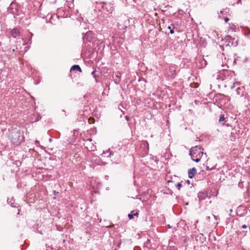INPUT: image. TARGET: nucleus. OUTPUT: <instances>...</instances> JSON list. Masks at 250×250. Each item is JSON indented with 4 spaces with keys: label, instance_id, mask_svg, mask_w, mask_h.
Masks as SVG:
<instances>
[{
    "label": "nucleus",
    "instance_id": "de8ad7c7",
    "mask_svg": "<svg viewBox=\"0 0 250 250\" xmlns=\"http://www.w3.org/2000/svg\"><path fill=\"white\" fill-rule=\"evenodd\" d=\"M105 178L106 179V180H108V176L107 175H106L105 176Z\"/></svg>",
    "mask_w": 250,
    "mask_h": 250
},
{
    "label": "nucleus",
    "instance_id": "79ce46f5",
    "mask_svg": "<svg viewBox=\"0 0 250 250\" xmlns=\"http://www.w3.org/2000/svg\"><path fill=\"white\" fill-rule=\"evenodd\" d=\"M244 208L243 207H241V206H240L238 207V211H239L241 208Z\"/></svg>",
    "mask_w": 250,
    "mask_h": 250
},
{
    "label": "nucleus",
    "instance_id": "423d86ee",
    "mask_svg": "<svg viewBox=\"0 0 250 250\" xmlns=\"http://www.w3.org/2000/svg\"><path fill=\"white\" fill-rule=\"evenodd\" d=\"M176 69L177 67L174 65L170 66L167 72V76L170 78H174L176 74Z\"/></svg>",
    "mask_w": 250,
    "mask_h": 250
},
{
    "label": "nucleus",
    "instance_id": "f257e3e1",
    "mask_svg": "<svg viewBox=\"0 0 250 250\" xmlns=\"http://www.w3.org/2000/svg\"><path fill=\"white\" fill-rule=\"evenodd\" d=\"M234 76V72L228 69H222L219 72L218 79L222 81L229 80Z\"/></svg>",
    "mask_w": 250,
    "mask_h": 250
},
{
    "label": "nucleus",
    "instance_id": "4be33fe9",
    "mask_svg": "<svg viewBox=\"0 0 250 250\" xmlns=\"http://www.w3.org/2000/svg\"><path fill=\"white\" fill-rule=\"evenodd\" d=\"M96 70H93L91 72V75L93 77V78H95V81L96 83H97V80L96 78H97V77H98V75L96 74Z\"/></svg>",
    "mask_w": 250,
    "mask_h": 250
},
{
    "label": "nucleus",
    "instance_id": "a18cd8bd",
    "mask_svg": "<svg viewBox=\"0 0 250 250\" xmlns=\"http://www.w3.org/2000/svg\"><path fill=\"white\" fill-rule=\"evenodd\" d=\"M53 192H54V194H56V193H59V192H56V191L55 190H53Z\"/></svg>",
    "mask_w": 250,
    "mask_h": 250
},
{
    "label": "nucleus",
    "instance_id": "c85d7f7f",
    "mask_svg": "<svg viewBox=\"0 0 250 250\" xmlns=\"http://www.w3.org/2000/svg\"><path fill=\"white\" fill-rule=\"evenodd\" d=\"M168 28L170 30V32H169L170 34H172L174 33L173 28H172L171 27V26H168Z\"/></svg>",
    "mask_w": 250,
    "mask_h": 250
},
{
    "label": "nucleus",
    "instance_id": "9b49d317",
    "mask_svg": "<svg viewBox=\"0 0 250 250\" xmlns=\"http://www.w3.org/2000/svg\"><path fill=\"white\" fill-rule=\"evenodd\" d=\"M197 173V170L195 167H193L188 170V176L190 179L193 178Z\"/></svg>",
    "mask_w": 250,
    "mask_h": 250
},
{
    "label": "nucleus",
    "instance_id": "6e6552de",
    "mask_svg": "<svg viewBox=\"0 0 250 250\" xmlns=\"http://www.w3.org/2000/svg\"><path fill=\"white\" fill-rule=\"evenodd\" d=\"M121 73L119 71H117L112 75V78L115 84H118L121 81Z\"/></svg>",
    "mask_w": 250,
    "mask_h": 250
},
{
    "label": "nucleus",
    "instance_id": "5701e85b",
    "mask_svg": "<svg viewBox=\"0 0 250 250\" xmlns=\"http://www.w3.org/2000/svg\"><path fill=\"white\" fill-rule=\"evenodd\" d=\"M200 62L201 63L202 66L203 67H205L207 65V62L204 59H202Z\"/></svg>",
    "mask_w": 250,
    "mask_h": 250
},
{
    "label": "nucleus",
    "instance_id": "b1692460",
    "mask_svg": "<svg viewBox=\"0 0 250 250\" xmlns=\"http://www.w3.org/2000/svg\"><path fill=\"white\" fill-rule=\"evenodd\" d=\"M223 125H226L227 126H231V125L228 123V119H227L225 122L222 123Z\"/></svg>",
    "mask_w": 250,
    "mask_h": 250
},
{
    "label": "nucleus",
    "instance_id": "f3484780",
    "mask_svg": "<svg viewBox=\"0 0 250 250\" xmlns=\"http://www.w3.org/2000/svg\"><path fill=\"white\" fill-rule=\"evenodd\" d=\"M246 62V59H245L244 60L242 61L241 60V57L239 56H237L234 58V63H237L238 62V63H240L241 62Z\"/></svg>",
    "mask_w": 250,
    "mask_h": 250
},
{
    "label": "nucleus",
    "instance_id": "ddd939ff",
    "mask_svg": "<svg viewBox=\"0 0 250 250\" xmlns=\"http://www.w3.org/2000/svg\"><path fill=\"white\" fill-rule=\"evenodd\" d=\"M30 34V37H28V39L25 38V39H23L24 41V44H31V39L33 36V34L31 32H29Z\"/></svg>",
    "mask_w": 250,
    "mask_h": 250
},
{
    "label": "nucleus",
    "instance_id": "1a4fd4ad",
    "mask_svg": "<svg viewBox=\"0 0 250 250\" xmlns=\"http://www.w3.org/2000/svg\"><path fill=\"white\" fill-rule=\"evenodd\" d=\"M10 33L13 38H16L20 36L21 32L18 28H14L10 31Z\"/></svg>",
    "mask_w": 250,
    "mask_h": 250
},
{
    "label": "nucleus",
    "instance_id": "49530a36",
    "mask_svg": "<svg viewBox=\"0 0 250 250\" xmlns=\"http://www.w3.org/2000/svg\"><path fill=\"white\" fill-rule=\"evenodd\" d=\"M38 231H39V232H40L41 234H43V232H42V230H38Z\"/></svg>",
    "mask_w": 250,
    "mask_h": 250
},
{
    "label": "nucleus",
    "instance_id": "0eeeda50",
    "mask_svg": "<svg viewBox=\"0 0 250 250\" xmlns=\"http://www.w3.org/2000/svg\"><path fill=\"white\" fill-rule=\"evenodd\" d=\"M94 37V34L91 31L87 32L83 37L84 42H91Z\"/></svg>",
    "mask_w": 250,
    "mask_h": 250
},
{
    "label": "nucleus",
    "instance_id": "6ab92c4d",
    "mask_svg": "<svg viewBox=\"0 0 250 250\" xmlns=\"http://www.w3.org/2000/svg\"><path fill=\"white\" fill-rule=\"evenodd\" d=\"M112 154V152L109 149L106 151H104L102 155H104V157H109Z\"/></svg>",
    "mask_w": 250,
    "mask_h": 250
},
{
    "label": "nucleus",
    "instance_id": "39448f33",
    "mask_svg": "<svg viewBox=\"0 0 250 250\" xmlns=\"http://www.w3.org/2000/svg\"><path fill=\"white\" fill-rule=\"evenodd\" d=\"M214 98L216 102H219L218 104L222 105V104H225L226 103V99H229V97L223 94L218 93L215 95Z\"/></svg>",
    "mask_w": 250,
    "mask_h": 250
},
{
    "label": "nucleus",
    "instance_id": "a211bd4d",
    "mask_svg": "<svg viewBox=\"0 0 250 250\" xmlns=\"http://www.w3.org/2000/svg\"><path fill=\"white\" fill-rule=\"evenodd\" d=\"M144 247L146 248L147 249H150L151 247V245L150 244V240L147 239L146 241H145L144 243Z\"/></svg>",
    "mask_w": 250,
    "mask_h": 250
},
{
    "label": "nucleus",
    "instance_id": "dca6fc26",
    "mask_svg": "<svg viewBox=\"0 0 250 250\" xmlns=\"http://www.w3.org/2000/svg\"><path fill=\"white\" fill-rule=\"evenodd\" d=\"M57 14H60V16H61L62 17H65L67 16V15H65V12L64 11V10L63 9L59 8L58 9V13Z\"/></svg>",
    "mask_w": 250,
    "mask_h": 250
},
{
    "label": "nucleus",
    "instance_id": "f03ea898",
    "mask_svg": "<svg viewBox=\"0 0 250 250\" xmlns=\"http://www.w3.org/2000/svg\"><path fill=\"white\" fill-rule=\"evenodd\" d=\"M203 149L201 146H196L190 148L189 155L191 156V158L198 156H202L203 154Z\"/></svg>",
    "mask_w": 250,
    "mask_h": 250
},
{
    "label": "nucleus",
    "instance_id": "a878e982",
    "mask_svg": "<svg viewBox=\"0 0 250 250\" xmlns=\"http://www.w3.org/2000/svg\"><path fill=\"white\" fill-rule=\"evenodd\" d=\"M224 40L229 41V42H230L231 40H232V39L231 36L227 35L225 37Z\"/></svg>",
    "mask_w": 250,
    "mask_h": 250
},
{
    "label": "nucleus",
    "instance_id": "7c9ffc66",
    "mask_svg": "<svg viewBox=\"0 0 250 250\" xmlns=\"http://www.w3.org/2000/svg\"><path fill=\"white\" fill-rule=\"evenodd\" d=\"M214 169V168H209V167H208V166H206V169L207 170H208V171H209V170H212V169Z\"/></svg>",
    "mask_w": 250,
    "mask_h": 250
},
{
    "label": "nucleus",
    "instance_id": "603ef678",
    "mask_svg": "<svg viewBox=\"0 0 250 250\" xmlns=\"http://www.w3.org/2000/svg\"><path fill=\"white\" fill-rule=\"evenodd\" d=\"M188 183H189V181L188 180Z\"/></svg>",
    "mask_w": 250,
    "mask_h": 250
},
{
    "label": "nucleus",
    "instance_id": "7ed1b4c3",
    "mask_svg": "<svg viewBox=\"0 0 250 250\" xmlns=\"http://www.w3.org/2000/svg\"><path fill=\"white\" fill-rule=\"evenodd\" d=\"M20 10V6L17 3L13 1L8 7L7 11L13 15H19V12Z\"/></svg>",
    "mask_w": 250,
    "mask_h": 250
},
{
    "label": "nucleus",
    "instance_id": "e433bc0d",
    "mask_svg": "<svg viewBox=\"0 0 250 250\" xmlns=\"http://www.w3.org/2000/svg\"><path fill=\"white\" fill-rule=\"evenodd\" d=\"M225 22H227L229 21V18L228 17H226L224 19Z\"/></svg>",
    "mask_w": 250,
    "mask_h": 250
},
{
    "label": "nucleus",
    "instance_id": "bb28decb",
    "mask_svg": "<svg viewBox=\"0 0 250 250\" xmlns=\"http://www.w3.org/2000/svg\"><path fill=\"white\" fill-rule=\"evenodd\" d=\"M167 250H178L177 248L174 246H169Z\"/></svg>",
    "mask_w": 250,
    "mask_h": 250
},
{
    "label": "nucleus",
    "instance_id": "09e8293b",
    "mask_svg": "<svg viewBox=\"0 0 250 250\" xmlns=\"http://www.w3.org/2000/svg\"><path fill=\"white\" fill-rule=\"evenodd\" d=\"M240 90V88H238L237 89V92L239 93V92H238V90Z\"/></svg>",
    "mask_w": 250,
    "mask_h": 250
},
{
    "label": "nucleus",
    "instance_id": "2f4dec72",
    "mask_svg": "<svg viewBox=\"0 0 250 250\" xmlns=\"http://www.w3.org/2000/svg\"><path fill=\"white\" fill-rule=\"evenodd\" d=\"M108 6L110 7V8H109V9H107V11L111 13L112 12V8L110 5V4H108Z\"/></svg>",
    "mask_w": 250,
    "mask_h": 250
},
{
    "label": "nucleus",
    "instance_id": "8fccbe9b",
    "mask_svg": "<svg viewBox=\"0 0 250 250\" xmlns=\"http://www.w3.org/2000/svg\"><path fill=\"white\" fill-rule=\"evenodd\" d=\"M127 26H125V27L124 28V29H125L126 28Z\"/></svg>",
    "mask_w": 250,
    "mask_h": 250
},
{
    "label": "nucleus",
    "instance_id": "a19ab883",
    "mask_svg": "<svg viewBox=\"0 0 250 250\" xmlns=\"http://www.w3.org/2000/svg\"><path fill=\"white\" fill-rule=\"evenodd\" d=\"M210 216H207V217H206V219H207L208 221H210Z\"/></svg>",
    "mask_w": 250,
    "mask_h": 250
},
{
    "label": "nucleus",
    "instance_id": "ea45409f",
    "mask_svg": "<svg viewBox=\"0 0 250 250\" xmlns=\"http://www.w3.org/2000/svg\"><path fill=\"white\" fill-rule=\"evenodd\" d=\"M125 118L126 120V121H129V119H130V118H129V116H126L125 117Z\"/></svg>",
    "mask_w": 250,
    "mask_h": 250
},
{
    "label": "nucleus",
    "instance_id": "f704fd0d",
    "mask_svg": "<svg viewBox=\"0 0 250 250\" xmlns=\"http://www.w3.org/2000/svg\"><path fill=\"white\" fill-rule=\"evenodd\" d=\"M247 192L250 194V185L247 187Z\"/></svg>",
    "mask_w": 250,
    "mask_h": 250
},
{
    "label": "nucleus",
    "instance_id": "9d476101",
    "mask_svg": "<svg viewBox=\"0 0 250 250\" xmlns=\"http://www.w3.org/2000/svg\"><path fill=\"white\" fill-rule=\"evenodd\" d=\"M208 197V193L206 191H200L198 194V198L200 201L205 200Z\"/></svg>",
    "mask_w": 250,
    "mask_h": 250
},
{
    "label": "nucleus",
    "instance_id": "37998d69",
    "mask_svg": "<svg viewBox=\"0 0 250 250\" xmlns=\"http://www.w3.org/2000/svg\"><path fill=\"white\" fill-rule=\"evenodd\" d=\"M213 217H214V219H216V220H217V217L216 216H215V215H213Z\"/></svg>",
    "mask_w": 250,
    "mask_h": 250
},
{
    "label": "nucleus",
    "instance_id": "cd10ccee",
    "mask_svg": "<svg viewBox=\"0 0 250 250\" xmlns=\"http://www.w3.org/2000/svg\"><path fill=\"white\" fill-rule=\"evenodd\" d=\"M176 187L178 190H180V188L182 187V185L181 183H178L176 185Z\"/></svg>",
    "mask_w": 250,
    "mask_h": 250
},
{
    "label": "nucleus",
    "instance_id": "72a5a7b5",
    "mask_svg": "<svg viewBox=\"0 0 250 250\" xmlns=\"http://www.w3.org/2000/svg\"><path fill=\"white\" fill-rule=\"evenodd\" d=\"M227 10H228V9H223V10H221V11H220V13H222V14L224 13L225 12V13H227Z\"/></svg>",
    "mask_w": 250,
    "mask_h": 250
},
{
    "label": "nucleus",
    "instance_id": "412c9836",
    "mask_svg": "<svg viewBox=\"0 0 250 250\" xmlns=\"http://www.w3.org/2000/svg\"><path fill=\"white\" fill-rule=\"evenodd\" d=\"M201 157L202 156H198L196 157V158H194V157L191 158V159L193 161H194L196 163H198L200 161Z\"/></svg>",
    "mask_w": 250,
    "mask_h": 250
},
{
    "label": "nucleus",
    "instance_id": "c756f323",
    "mask_svg": "<svg viewBox=\"0 0 250 250\" xmlns=\"http://www.w3.org/2000/svg\"><path fill=\"white\" fill-rule=\"evenodd\" d=\"M245 35L246 36H247V37L250 38V30L249 29L248 32H246L245 33Z\"/></svg>",
    "mask_w": 250,
    "mask_h": 250
},
{
    "label": "nucleus",
    "instance_id": "58836bf2",
    "mask_svg": "<svg viewBox=\"0 0 250 250\" xmlns=\"http://www.w3.org/2000/svg\"><path fill=\"white\" fill-rule=\"evenodd\" d=\"M247 228V226L246 225H243L242 226V228L243 229H246Z\"/></svg>",
    "mask_w": 250,
    "mask_h": 250
},
{
    "label": "nucleus",
    "instance_id": "473e14b6",
    "mask_svg": "<svg viewBox=\"0 0 250 250\" xmlns=\"http://www.w3.org/2000/svg\"><path fill=\"white\" fill-rule=\"evenodd\" d=\"M56 0H48V1L51 3H55L56 2Z\"/></svg>",
    "mask_w": 250,
    "mask_h": 250
},
{
    "label": "nucleus",
    "instance_id": "20e7f679",
    "mask_svg": "<svg viewBox=\"0 0 250 250\" xmlns=\"http://www.w3.org/2000/svg\"><path fill=\"white\" fill-rule=\"evenodd\" d=\"M9 137L11 140V141H23L24 139V137L22 133L16 130L12 131Z\"/></svg>",
    "mask_w": 250,
    "mask_h": 250
},
{
    "label": "nucleus",
    "instance_id": "aec40b11",
    "mask_svg": "<svg viewBox=\"0 0 250 250\" xmlns=\"http://www.w3.org/2000/svg\"><path fill=\"white\" fill-rule=\"evenodd\" d=\"M227 118H226L225 117V115L224 114H222L220 115V118H219V123L220 124H222V123H223V122L225 121V120L227 119Z\"/></svg>",
    "mask_w": 250,
    "mask_h": 250
},
{
    "label": "nucleus",
    "instance_id": "c03bdc74",
    "mask_svg": "<svg viewBox=\"0 0 250 250\" xmlns=\"http://www.w3.org/2000/svg\"><path fill=\"white\" fill-rule=\"evenodd\" d=\"M86 141H92V139L91 138H88L87 139Z\"/></svg>",
    "mask_w": 250,
    "mask_h": 250
},
{
    "label": "nucleus",
    "instance_id": "4c0bfd02",
    "mask_svg": "<svg viewBox=\"0 0 250 250\" xmlns=\"http://www.w3.org/2000/svg\"><path fill=\"white\" fill-rule=\"evenodd\" d=\"M246 213V209H244V212L241 213L240 214L241 216H242L243 215L245 214V213Z\"/></svg>",
    "mask_w": 250,
    "mask_h": 250
},
{
    "label": "nucleus",
    "instance_id": "f8f14e48",
    "mask_svg": "<svg viewBox=\"0 0 250 250\" xmlns=\"http://www.w3.org/2000/svg\"><path fill=\"white\" fill-rule=\"evenodd\" d=\"M139 215V211L137 210H132L130 213L128 214V218L131 220L133 218L134 216H138Z\"/></svg>",
    "mask_w": 250,
    "mask_h": 250
},
{
    "label": "nucleus",
    "instance_id": "4468645a",
    "mask_svg": "<svg viewBox=\"0 0 250 250\" xmlns=\"http://www.w3.org/2000/svg\"><path fill=\"white\" fill-rule=\"evenodd\" d=\"M75 70H77V71H78L79 72H82V69H81V67L79 65L75 64V65H73L71 67L70 71L72 72V71H75Z\"/></svg>",
    "mask_w": 250,
    "mask_h": 250
},
{
    "label": "nucleus",
    "instance_id": "3c124183",
    "mask_svg": "<svg viewBox=\"0 0 250 250\" xmlns=\"http://www.w3.org/2000/svg\"><path fill=\"white\" fill-rule=\"evenodd\" d=\"M48 141H52V139L51 138H50V139H49V140Z\"/></svg>",
    "mask_w": 250,
    "mask_h": 250
},
{
    "label": "nucleus",
    "instance_id": "c9c22d12",
    "mask_svg": "<svg viewBox=\"0 0 250 250\" xmlns=\"http://www.w3.org/2000/svg\"><path fill=\"white\" fill-rule=\"evenodd\" d=\"M104 4L105 5L103 6L104 8V7H106V8H107V9L109 8V7H107V6H108V5L107 4V3L105 2V3H104Z\"/></svg>",
    "mask_w": 250,
    "mask_h": 250
},
{
    "label": "nucleus",
    "instance_id": "2eb2a0df",
    "mask_svg": "<svg viewBox=\"0 0 250 250\" xmlns=\"http://www.w3.org/2000/svg\"><path fill=\"white\" fill-rule=\"evenodd\" d=\"M60 16H59L58 14H54L52 16H51L49 21L51 24H55V21L56 19H58Z\"/></svg>",
    "mask_w": 250,
    "mask_h": 250
},
{
    "label": "nucleus",
    "instance_id": "393cba45",
    "mask_svg": "<svg viewBox=\"0 0 250 250\" xmlns=\"http://www.w3.org/2000/svg\"><path fill=\"white\" fill-rule=\"evenodd\" d=\"M85 148H86L89 151H94L95 149L96 148V146L93 145L90 148H88V146H86Z\"/></svg>",
    "mask_w": 250,
    "mask_h": 250
}]
</instances>
